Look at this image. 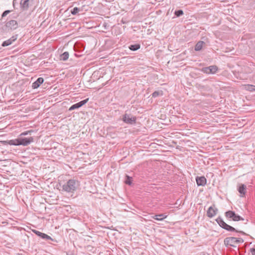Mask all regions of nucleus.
Returning a JSON list of instances; mask_svg holds the SVG:
<instances>
[{
	"instance_id": "nucleus-31",
	"label": "nucleus",
	"mask_w": 255,
	"mask_h": 255,
	"mask_svg": "<svg viewBox=\"0 0 255 255\" xmlns=\"http://www.w3.org/2000/svg\"><path fill=\"white\" fill-rule=\"evenodd\" d=\"M192 151H195V149H192Z\"/></svg>"
},
{
	"instance_id": "nucleus-28",
	"label": "nucleus",
	"mask_w": 255,
	"mask_h": 255,
	"mask_svg": "<svg viewBox=\"0 0 255 255\" xmlns=\"http://www.w3.org/2000/svg\"><path fill=\"white\" fill-rule=\"evenodd\" d=\"M10 12V10H5L2 14V17L5 16L7 14H8Z\"/></svg>"
},
{
	"instance_id": "nucleus-2",
	"label": "nucleus",
	"mask_w": 255,
	"mask_h": 255,
	"mask_svg": "<svg viewBox=\"0 0 255 255\" xmlns=\"http://www.w3.org/2000/svg\"><path fill=\"white\" fill-rule=\"evenodd\" d=\"M244 242L241 238L227 237L224 240V243L226 247H232L236 248L238 245L242 244Z\"/></svg>"
},
{
	"instance_id": "nucleus-19",
	"label": "nucleus",
	"mask_w": 255,
	"mask_h": 255,
	"mask_svg": "<svg viewBox=\"0 0 255 255\" xmlns=\"http://www.w3.org/2000/svg\"><path fill=\"white\" fill-rule=\"evenodd\" d=\"M69 56V54L68 52H64L63 54L60 55V60L66 61L68 59Z\"/></svg>"
},
{
	"instance_id": "nucleus-9",
	"label": "nucleus",
	"mask_w": 255,
	"mask_h": 255,
	"mask_svg": "<svg viewBox=\"0 0 255 255\" xmlns=\"http://www.w3.org/2000/svg\"><path fill=\"white\" fill-rule=\"evenodd\" d=\"M218 212V209L215 207H210L207 211V216L209 218L215 216Z\"/></svg>"
},
{
	"instance_id": "nucleus-26",
	"label": "nucleus",
	"mask_w": 255,
	"mask_h": 255,
	"mask_svg": "<svg viewBox=\"0 0 255 255\" xmlns=\"http://www.w3.org/2000/svg\"><path fill=\"white\" fill-rule=\"evenodd\" d=\"M197 86L199 90H200L201 92H204L205 91V89L206 88L204 86H201L200 85H197Z\"/></svg>"
},
{
	"instance_id": "nucleus-18",
	"label": "nucleus",
	"mask_w": 255,
	"mask_h": 255,
	"mask_svg": "<svg viewBox=\"0 0 255 255\" xmlns=\"http://www.w3.org/2000/svg\"><path fill=\"white\" fill-rule=\"evenodd\" d=\"M204 44H205V43L203 41H198L195 46V50L196 51H200L202 48Z\"/></svg>"
},
{
	"instance_id": "nucleus-6",
	"label": "nucleus",
	"mask_w": 255,
	"mask_h": 255,
	"mask_svg": "<svg viewBox=\"0 0 255 255\" xmlns=\"http://www.w3.org/2000/svg\"><path fill=\"white\" fill-rule=\"evenodd\" d=\"M122 120L126 124L133 125L136 122V117L131 116V115L125 114L123 116Z\"/></svg>"
},
{
	"instance_id": "nucleus-1",
	"label": "nucleus",
	"mask_w": 255,
	"mask_h": 255,
	"mask_svg": "<svg viewBox=\"0 0 255 255\" xmlns=\"http://www.w3.org/2000/svg\"><path fill=\"white\" fill-rule=\"evenodd\" d=\"M79 182L76 179H69L62 185V190L67 193H74L79 186Z\"/></svg>"
},
{
	"instance_id": "nucleus-20",
	"label": "nucleus",
	"mask_w": 255,
	"mask_h": 255,
	"mask_svg": "<svg viewBox=\"0 0 255 255\" xmlns=\"http://www.w3.org/2000/svg\"><path fill=\"white\" fill-rule=\"evenodd\" d=\"M140 47V45L139 44H135L133 45H130L129 46V49L132 51H136L139 49Z\"/></svg>"
},
{
	"instance_id": "nucleus-8",
	"label": "nucleus",
	"mask_w": 255,
	"mask_h": 255,
	"mask_svg": "<svg viewBox=\"0 0 255 255\" xmlns=\"http://www.w3.org/2000/svg\"><path fill=\"white\" fill-rule=\"evenodd\" d=\"M89 100V98H87L84 100L81 101L80 102H78L76 104L73 105L69 109V111H71L76 109H78L85 105L86 103L88 102Z\"/></svg>"
},
{
	"instance_id": "nucleus-29",
	"label": "nucleus",
	"mask_w": 255,
	"mask_h": 255,
	"mask_svg": "<svg viewBox=\"0 0 255 255\" xmlns=\"http://www.w3.org/2000/svg\"><path fill=\"white\" fill-rule=\"evenodd\" d=\"M250 251L252 255H255V248H251Z\"/></svg>"
},
{
	"instance_id": "nucleus-13",
	"label": "nucleus",
	"mask_w": 255,
	"mask_h": 255,
	"mask_svg": "<svg viewBox=\"0 0 255 255\" xmlns=\"http://www.w3.org/2000/svg\"><path fill=\"white\" fill-rule=\"evenodd\" d=\"M5 25L7 27L11 29H15L17 27V22L16 20H11L7 21Z\"/></svg>"
},
{
	"instance_id": "nucleus-11",
	"label": "nucleus",
	"mask_w": 255,
	"mask_h": 255,
	"mask_svg": "<svg viewBox=\"0 0 255 255\" xmlns=\"http://www.w3.org/2000/svg\"><path fill=\"white\" fill-rule=\"evenodd\" d=\"M17 38V35H13L9 39L3 41L1 44L3 47L8 46L14 42Z\"/></svg>"
},
{
	"instance_id": "nucleus-27",
	"label": "nucleus",
	"mask_w": 255,
	"mask_h": 255,
	"mask_svg": "<svg viewBox=\"0 0 255 255\" xmlns=\"http://www.w3.org/2000/svg\"><path fill=\"white\" fill-rule=\"evenodd\" d=\"M159 95V92L158 91H155L152 94V96L153 98H156Z\"/></svg>"
},
{
	"instance_id": "nucleus-25",
	"label": "nucleus",
	"mask_w": 255,
	"mask_h": 255,
	"mask_svg": "<svg viewBox=\"0 0 255 255\" xmlns=\"http://www.w3.org/2000/svg\"><path fill=\"white\" fill-rule=\"evenodd\" d=\"M32 231L33 232V233H34V234H35L36 235H37L39 237H40V236L41 235V234L42 233L36 230H32Z\"/></svg>"
},
{
	"instance_id": "nucleus-7",
	"label": "nucleus",
	"mask_w": 255,
	"mask_h": 255,
	"mask_svg": "<svg viewBox=\"0 0 255 255\" xmlns=\"http://www.w3.org/2000/svg\"><path fill=\"white\" fill-rule=\"evenodd\" d=\"M218 68L217 66L215 65H212L208 67H204L202 68V71L207 74H215L218 70Z\"/></svg>"
},
{
	"instance_id": "nucleus-24",
	"label": "nucleus",
	"mask_w": 255,
	"mask_h": 255,
	"mask_svg": "<svg viewBox=\"0 0 255 255\" xmlns=\"http://www.w3.org/2000/svg\"><path fill=\"white\" fill-rule=\"evenodd\" d=\"M183 14V12L182 10H178L175 11V15L177 16H180Z\"/></svg>"
},
{
	"instance_id": "nucleus-14",
	"label": "nucleus",
	"mask_w": 255,
	"mask_h": 255,
	"mask_svg": "<svg viewBox=\"0 0 255 255\" xmlns=\"http://www.w3.org/2000/svg\"><path fill=\"white\" fill-rule=\"evenodd\" d=\"M44 82V79L42 77H39L36 81L32 83V87L33 89H36L38 88L40 85Z\"/></svg>"
},
{
	"instance_id": "nucleus-21",
	"label": "nucleus",
	"mask_w": 255,
	"mask_h": 255,
	"mask_svg": "<svg viewBox=\"0 0 255 255\" xmlns=\"http://www.w3.org/2000/svg\"><path fill=\"white\" fill-rule=\"evenodd\" d=\"M42 239H44V240H51V241H53L52 239L51 238V237H50L49 236L44 234V233H42L41 235L40 236V237Z\"/></svg>"
},
{
	"instance_id": "nucleus-10",
	"label": "nucleus",
	"mask_w": 255,
	"mask_h": 255,
	"mask_svg": "<svg viewBox=\"0 0 255 255\" xmlns=\"http://www.w3.org/2000/svg\"><path fill=\"white\" fill-rule=\"evenodd\" d=\"M196 181L198 186H204L206 184L207 179L203 176H197L196 177Z\"/></svg>"
},
{
	"instance_id": "nucleus-17",
	"label": "nucleus",
	"mask_w": 255,
	"mask_h": 255,
	"mask_svg": "<svg viewBox=\"0 0 255 255\" xmlns=\"http://www.w3.org/2000/svg\"><path fill=\"white\" fill-rule=\"evenodd\" d=\"M246 186L244 184H241V186H240L238 191L239 192L242 194V195L241 196H243L246 193Z\"/></svg>"
},
{
	"instance_id": "nucleus-5",
	"label": "nucleus",
	"mask_w": 255,
	"mask_h": 255,
	"mask_svg": "<svg viewBox=\"0 0 255 255\" xmlns=\"http://www.w3.org/2000/svg\"><path fill=\"white\" fill-rule=\"evenodd\" d=\"M225 216L227 218L232 219L234 221H244V219L240 216L236 214L234 211H228L225 213Z\"/></svg>"
},
{
	"instance_id": "nucleus-3",
	"label": "nucleus",
	"mask_w": 255,
	"mask_h": 255,
	"mask_svg": "<svg viewBox=\"0 0 255 255\" xmlns=\"http://www.w3.org/2000/svg\"><path fill=\"white\" fill-rule=\"evenodd\" d=\"M33 141V138L32 137H30L28 138L19 137L15 139L10 140L9 141V144L10 145H22L23 146H27Z\"/></svg>"
},
{
	"instance_id": "nucleus-12",
	"label": "nucleus",
	"mask_w": 255,
	"mask_h": 255,
	"mask_svg": "<svg viewBox=\"0 0 255 255\" xmlns=\"http://www.w3.org/2000/svg\"><path fill=\"white\" fill-rule=\"evenodd\" d=\"M32 0H21L20 6L23 10H27L31 4Z\"/></svg>"
},
{
	"instance_id": "nucleus-15",
	"label": "nucleus",
	"mask_w": 255,
	"mask_h": 255,
	"mask_svg": "<svg viewBox=\"0 0 255 255\" xmlns=\"http://www.w3.org/2000/svg\"><path fill=\"white\" fill-rule=\"evenodd\" d=\"M167 217V215L166 214H157L155 215H154L152 216V218L157 220V221H162L163 219L166 218Z\"/></svg>"
},
{
	"instance_id": "nucleus-23",
	"label": "nucleus",
	"mask_w": 255,
	"mask_h": 255,
	"mask_svg": "<svg viewBox=\"0 0 255 255\" xmlns=\"http://www.w3.org/2000/svg\"><path fill=\"white\" fill-rule=\"evenodd\" d=\"M80 11V9L79 8L75 7L71 10V13L73 15H75L77 14Z\"/></svg>"
},
{
	"instance_id": "nucleus-30",
	"label": "nucleus",
	"mask_w": 255,
	"mask_h": 255,
	"mask_svg": "<svg viewBox=\"0 0 255 255\" xmlns=\"http://www.w3.org/2000/svg\"><path fill=\"white\" fill-rule=\"evenodd\" d=\"M31 131H26L21 133L20 135H25L28 134V133H30Z\"/></svg>"
},
{
	"instance_id": "nucleus-16",
	"label": "nucleus",
	"mask_w": 255,
	"mask_h": 255,
	"mask_svg": "<svg viewBox=\"0 0 255 255\" xmlns=\"http://www.w3.org/2000/svg\"><path fill=\"white\" fill-rule=\"evenodd\" d=\"M245 90L250 92H254L255 91V86L253 85L247 84L244 85Z\"/></svg>"
},
{
	"instance_id": "nucleus-22",
	"label": "nucleus",
	"mask_w": 255,
	"mask_h": 255,
	"mask_svg": "<svg viewBox=\"0 0 255 255\" xmlns=\"http://www.w3.org/2000/svg\"><path fill=\"white\" fill-rule=\"evenodd\" d=\"M131 183H132V177H131L128 175H126L125 183L126 184L130 185L131 184Z\"/></svg>"
},
{
	"instance_id": "nucleus-4",
	"label": "nucleus",
	"mask_w": 255,
	"mask_h": 255,
	"mask_svg": "<svg viewBox=\"0 0 255 255\" xmlns=\"http://www.w3.org/2000/svg\"><path fill=\"white\" fill-rule=\"evenodd\" d=\"M216 222L218 223V224L220 225L221 227L223 228L224 229L230 231V232H236L237 233H240L242 235H246V234L241 231H238L235 228L228 225L226 224L222 219V218L221 217H219L217 218L216 220Z\"/></svg>"
}]
</instances>
